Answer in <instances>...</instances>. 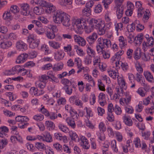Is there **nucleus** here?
<instances>
[{
    "mask_svg": "<svg viewBox=\"0 0 154 154\" xmlns=\"http://www.w3.org/2000/svg\"><path fill=\"white\" fill-rule=\"evenodd\" d=\"M72 25L77 33H80L82 30L84 29L86 33H89L94 30V29L90 26H87L86 20L83 18L80 19H74L72 20Z\"/></svg>",
    "mask_w": 154,
    "mask_h": 154,
    "instance_id": "f257e3e1",
    "label": "nucleus"
},
{
    "mask_svg": "<svg viewBox=\"0 0 154 154\" xmlns=\"http://www.w3.org/2000/svg\"><path fill=\"white\" fill-rule=\"evenodd\" d=\"M90 26L93 27L94 29L98 30V33L100 35H103L104 32L105 25L104 21L100 19H96L95 18L90 19L89 21Z\"/></svg>",
    "mask_w": 154,
    "mask_h": 154,
    "instance_id": "f03ea898",
    "label": "nucleus"
},
{
    "mask_svg": "<svg viewBox=\"0 0 154 154\" xmlns=\"http://www.w3.org/2000/svg\"><path fill=\"white\" fill-rule=\"evenodd\" d=\"M97 42L98 43L96 48L98 53H100L101 52L103 51L105 48H109L111 45L110 41L107 39H103L102 38L100 37L98 38Z\"/></svg>",
    "mask_w": 154,
    "mask_h": 154,
    "instance_id": "7ed1b4c3",
    "label": "nucleus"
},
{
    "mask_svg": "<svg viewBox=\"0 0 154 154\" xmlns=\"http://www.w3.org/2000/svg\"><path fill=\"white\" fill-rule=\"evenodd\" d=\"M28 38L29 48L34 49L38 47L40 42L39 39L35 38L33 35H29Z\"/></svg>",
    "mask_w": 154,
    "mask_h": 154,
    "instance_id": "20e7f679",
    "label": "nucleus"
},
{
    "mask_svg": "<svg viewBox=\"0 0 154 154\" xmlns=\"http://www.w3.org/2000/svg\"><path fill=\"white\" fill-rule=\"evenodd\" d=\"M15 120L17 122L22 124H19V128H24L27 126L28 124L27 122L29 121V119L27 116H19L15 118Z\"/></svg>",
    "mask_w": 154,
    "mask_h": 154,
    "instance_id": "39448f33",
    "label": "nucleus"
},
{
    "mask_svg": "<svg viewBox=\"0 0 154 154\" xmlns=\"http://www.w3.org/2000/svg\"><path fill=\"white\" fill-rule=\"evenodd\" d=\"M66 13L60 10H57L54 13L53 16L54 22L56 23H61L62 19Z\"/></svg>",
    "mask_w": 154,
    "mask_h": 154,
    "instance_id": "423d86ee",
    "label": "nucleus"
},
{
    "mask_svg": "<svg viewBox=\"0 0 154 154\" xmlns=\"http://www.w3.org/2000/svg\"><path fill=\"white\" fill-rule=\"evenodd\" d=\"M22 69V67L20 65H17L13 67L11 69L6 70L5 73L7 75H9L21 73Z\"/></svg>",
    "mask_w": 154,
    "mask_h": 154,
    "instance_id": "0eeeda50",
    "label": "nucleus"
},
{
    "mask_svg": "<svg viewBox=\"0 0 154 154\" xmlns=\"http://www.w3.org/2000/svg\"><path fill=\"white\" fill-rule=\"evenodd\" d=\"M131 99V96L126 94L125 97L121 98L119 100L120 103L122 106H124L125 104L128 105L130 103Z\"/></svg>",
    "mask_w": 154,
    "mask_h": 154,
    "instance_id": "6e6552de",
    "label": "nucleus"
},
{
    "mask_svg": "<svg viewBox=\"0 0 154 154\" xmlns=\"http://www.w3.org/2000/svg\"><path fill=\"white\" fill-rule=\"evenodd\" d=\"M154 44V38L152 37L151 36L146 42H144L143 43V49L144 51H146L148 47H152Z\"/></svg>",
    "mask_w": 154,
    "mask_h": 154,
    "instance_id": "1a4fd4ad",
    "label": "nucleus"
},
{
    "mask_svg": "<svg viewBox=\"0 0 154 154\" xmlns=\"http://www.w3.org/2000/svg\"><path fill=\"white\" fill-rule=\"evenodd\" d=\"M16 47L19 51H23L27 48V45L23 41L20 40L17 41L16 43Z\"/></svg>",
    "mask_w": 154,
    "mask_h": 154,
    "instance_id": "9d476101",
    "label": "nucleus"
},
{
    "mask_svg": "<svg viewBox=\"0 0 154 154\" xmlns=\"http://www.w3.org/2000/svg\"><path fill=\"white\" fill-rule=\"evenodd\" d=\"M12 45V42L8 40H3L0 42V48L3 49H7L11 47Z\"/></svg>",
    "mask_w": 154,
    "mask_h": 154,
    "instance_id": "9b49d317",
    "label": "nucleus"
},
{
    "mask_svg": "<svg viewBox=\"0 0 154 154\" xmlns=\"http://www.w3.org/2000/svg\"><path fill=\"white\" fill-rule=\"evenodd\" d=\"M80 140L81 141V145L85 149H88L90 147V145L88 139L84 136L80 137Z\"/></svg>",
    "mask_w": 154,
    "mask_h": 154,
    "instance_id": "f8f14e48",
    "label": "nucleus"
},
{
    "mask_svg": "<svg viewBox=\"0 0 154 154\" xmlns=\"http://www.w3.org/2000/svg\"><path fill=\"white\" fill-rule=\"evenodd\" d=\"M143 75L146 79L149 82L153 83L154 82V78L152 73L148 71H144Z\"/></svg>",
    "mask_w": 154,
    "mask_h": 154,
    "instance_id": "ddd939ff",
    "label": "nucleus"
},
{
    "mask_svg": "<svg viewBox=\"0 0 154 154\" xmlns=\"http://www.w3.org/2000/svg\"><path fill=\"white\" fill-rule=\"evenodd\" d=\"M28 56V54H21L17 57L16 62L19 64L23 63L26 60Z\"/></svg>",
    "mask_w": 154,
    "mask_h": 154,
    "instance_id": "4468645a",
    "label": "nucleus"
},
{
    "mask_svg": "<svg viewBox=\"0 0 154 154\" xmlns=\"http://www.w3.org/2000/svg\"><path fill=\"white\" fill-rule=\"evenodd\" d=\"M98 101L100 105L102 106L106 104V96L103 93H100L98 96Z\"/></svg>",
    "mask_w": 154,
    "mask_h": 154,
    "instance_id": "2eb2a0df",
    "label": "nucleus"
},
{
    "mask_svg": "<svg viewBox=\"0 0 154 154\" xmlns=\"http://www.w3.org/2000/svg\"><path fill=\"white\" fill-rule=\"evenodd\" d=\"M70 16L67 14L66 13L62 19L61 23L65 27H69L70 25Z\"/></svg>",
    "mask_w": 154,
    "mask_h": 154,
    "instance_id": "dca6fc26",
    "label": "nucleus"
},
{
    "mask_svg": "<svg viewBox=\"0 0 154 154\" xmlns=\"http://www.w3.org/2000/svg\"><path fill=\"white\" fill-rule=\"evenodd\" d=\"M54 58L57 61L62 60L64 56L65 53L61 50H58L54 53Z\"/></svg>",
    "mask_w": 154,
    "mask_h": 154,
    "instance_id": "f3484780",
    "label": "nucleus"
},
{
    "mask_svg": "<svg viewBox=\"0 0 154 154\" xmlns=\"http://www.w3.org/2000/svg\"><path fill=\"white\" fill-rule=\"evenodd\" d=\"M97 38L96 33L93 32L91 35L87 37L86 40L90 44L94 43Z\"/></svg>",
    "mask_w": 154,
    "mask_h": 154,
    "instance_id": "a211bd4d",
    "label": "nucleus"
},
{
    "mask_svg": "<svg viewBox=\"0 0 154 154\" xmlns=\"http://www.w3.org/2000/svg\"><path fill=\"white\" fill-rule=\"evenodd\" d=\"M108 72L109 76L113 79H115L116 78L118 79L120 77L119 75V73L117 70H115L110 69L108 71Z\"/></svg>",
    "mask_w": 154,
    "mask_h": 154,
    "instance_id": "6ab92c4d",
    "label": "nucleus"
},
{
    "mask_svg": "<svg viewBox=\"0 0 154 154\" xmlns=\"http://www.w3.org/2000/svg\"><path fill=\"white\" fill-rule=\"evenodd\" d=\"M122 119L126 125L129 126H132L133 122L129 116L125 115L122 117Z\"/></svg>",
    "mask_w": 154,
    "mask_h": 154,
    "instance_id": "aec40b11",
    "label": "nucleus"
},
{
    "mask_svg": "<svg viewBox=\"0 0 154 154\" xmlns=\"http://www.w3.org/2000/svg\"><path fill=\"white\" fill-rule=\"evenodd\" d=\"M42 135L43 136V141L47 142L50 143L52 141V137L50 133L48 131H45Z\"/></svg>",
    "mask_w": 154,
    "mask_h": 154,
    "instance_id": "412c9836",
    "label": "nucleus"
},
{
    "mask_svg": "<svg viewBox=\"0 0 154 154\" xmlns=\"http://www.w3.org/2000/svg\"><path fill=\"white\" fill-rule=\"evenodd\" d=\"M118 40L119 46L121 49L125 48L127 46V42L123 36L119 37Z\"/></svg>",
    "mask_w": 154,
    "mask_h": 154,
    "instance_id": "4be33fe9",
    "label": "nucleus"
},
{
    "mask_svg": "<svg viewBox=\"0 0 154 154\" xmlns=\"http://www.w3.org/2000/svg\"><path fill=\"white\" fill-rule=\"evenodd\" d=\"M46 12L49 14L53 12L56 10L55 7L50 3H48L46 4Z\"/></svg>",
    "mask_w": 154,
    "mask_h": 154,
    "instance_id": "5701e85b",
    "label": "nucleus"
},
{
    "mask_svg": "<svg viewBox=\"0 0 154 154\" xmlns=\"http://www.w3.org/2000/svg\"><path fill=\"white\" fill-rule=\"evenodd\" d=\"M55 138L58 140L63 141L64 143L67 141V139L65 136H62L60 133H56L54 134Z\"/></svg>",
    "mask_w": 154,
    "mask_h": 154,
    "instance_id": "b1692460",
    "label": "nucleus"
},
{
    "mask_svg": "<svg viewBox=\"0 0 154 154\" xmlns=\"http://www.w3.org/2000/svg\"><path fill=\"white\" fill-rule=\"evenodd\" d=\"M116 10V14L117 18L118 19L121 18L123 14L124 9L122 7H114Z\"/></svg>",
    "mask_w": 154,
    "mask_h": 154,
    "instance_id": "393cba45",
    "label": "nucleus"
},
{
    "mask_svg": "<svg viewBox=\"0 0 154 154\" xmlns=\"http://www.w3.org/2000/svg\"><path fill=\"white\" fill-rule=\"evenodd\" d=\"M64 64L62 62H59L54 65L52 69L54 71L57 72L61 70L63 68Z\"/></svg>",
    "mask_w": 154,
    "mask_h": 154,
    "instance_id": "a878e982",
    "label": "nucleus"
},
{
    "mask_svg": "<svg viewBox=\"0 0 154 154\" xmlns=\"http://www.w3.org/2000/svg\"><path fill=\"white\" fill-rule=\"evenodd\" d=\"M8 131V128L5 126L0 127V137H4L7 135V133Z\"/></svg>",
    "mask_w": 154,
    "mask_h": 154,
    "instance_id": "bb28decb",
    "label": "nucleus"
},
{
    "mask_svg": "<svg viewBox=\"0 0 154 154\" xmlns=\"http://www.w3.org/2000/svg\"><path fill=\"white\" fill-rule=\"evenodd\" d=\"M87 53L88 56L92 57H94L96 54L95 51L91 47L88 45L86 46Z\"/></svg>",
    "mask_w": 154,
    "mask_h": 154,
    "instance_id": "cd10ccee",
    "label": "nucleus"
},
{
    "mask_svg": "<svg viewBox=\"0 0 154 154\" xmlns=\"http://www.w3.org/2000/svg\"><path fill=\"white\" fill-rule=\"evenodd\" d=\"M118 82L120 87L126 89L127 88L126 84L124 78L120 76L117 79Z\"/></svg>",
    "mask_w": 154,
    "mask_h": 154,
    "instance_id": "c85d7f7f",
    "label": "nucleus"
},
{
    "mask_svg": "<svg viewBox=\"0 0 154 154\" xmlns=\"http://www.w3.org/2000/svg\"><path fill=\"white\" fill-rule=\"evenodd\" d=\"M115 29L117 35H119V31H121L123 29V24L121 23H115L114 24Z\"/></svg>",
    "mask_w": 154,
    "mask_h": 154,
    "instance_id": "c756f323",
    "label": "nucleus"
},
{
    "mask_svg": "<svg viewBox=\"0 0 154 154\" xmlns=\"http://www.w3.org/2000/svg\"><path fill=\"white\" fill-rule=\"evenodd\" d=\"M48 44L50 47L55 49H57L60 47V44L55 41H49Z\"/></svg>",
    "mask_w": 154,
    "mask_h": 154,
    "instance_id": "7c9ffc66",
    "label": "nucleus"
},
{
    "mask_svg": "<svg viewBox=\"0 0 154 154\" xmlns=\"http://www.w3.org/2000/svg\"><path fill=\"white\" fill-rule=\"evenodd\" d=\"M72 140H74L76 142H79L80 140V139L79 137L77 134L73 131H69L68 132Z\"/></svg>",
    "mask_w": 154,
    "mask_h": 154,
    "instance_id": "2f4dec72",
    "label": "nucleus"
},
{
    "mask_svg": "<svg viewBox=\"0 0 154 154\" xmlns=\"http://www.w3.org/2000/svg\"><path fill=\"white\" fill-rule=\"evenodd\" d=\"M147 89L143 88H140L137 91V92L141 97H143L147 94Z\"/></svg>",
    "mask_w": 154,
    "mask_h": 154,
    "instance_id": "473e14b6",
    "label": "nucleus"
},
{
    "mask_svg": "<svg viewBox=\"0 0 154 154\" xmlns=\"http://www.w3.org/2000/svg\"><path fill=\"white\" fill-rule=\"evenodd\" d=\"M58 127L60 131L64 133H67L69 131L68 128L66 125L61 123H59Z\"/></svg>",
    "mask_w": 154,
    "mask_h": 154,
    "instance_id": "72a5a7b5",
    "label": "nucleus"
},
{
    "mask_svg": "<svg viewBox=\"0 0 154 154\" xmlns=\"http://www.w3.org/2000/svg\"><path fill=\"white\" fill-rule=\"evenodd\" d=\"M74 120L73 118L72 119L70 117H68L66 119V121L67 124L73 128H75L76 126Z\"/></svg>",
    "mask_w": 154,
    "mask_h": 154,
    "instance_id": "f704fd0d",
    "label": "nucleus"
},
{
    "mask_svg": "<svg viewBox=\"0 0 154 154\" xmlns=\"http://www.w3.org/2000/svg\"><path fill=\"white\" fill-rule=\"evenodd\" d=\"M153 97L152 95H149L147 97L145 98L143 100V104L146 106H148L150 103L153 100Z\"/></svg>",
    "mask_w": 154,
    "mask_h": 154,
    "instance_id": "c9c22d12",
    "label": "nucleus"
},
{
    "mask_svg": "<svg viewBox=\"0 0 154 154\" xmlns=\"http://www.w3.org/2000/svg\"><path fill=\"white\" fill-rule=\"evenodd\" d=\"M93 65L96 67L98 66L101 63V60L99 56H95L93 57Z\"/></svg>",
    "mask_w": 154,
    "mask_h": 154,
    "instance_id": "e433bc0d",
    "label": "nucleus"
},
{
    "mask_svg": "<svg viewBox=\"0 0 154 154\" xmlns=\"http://www.w3.org/2000/svg\"><path fill=\"white\" fill-rule=\"evenodd\" d=\"M135 23L136 24V29L137 31L141 32L144 29V26L140 23L139 20H136L135 21Z\"/></svg>",
    "mask_w": 154,
    "mask_h": 154,
    "instance_id": "4c0bfd02",
    "label": "nucleus"
},
{
    "mask_svg": "<svg viewBox=\"0 0 154 154\" xmlns=\"http://www.w3.org/2000/svg\"><path fill=\"white\" fill-rule=\"evenodd\" d=\"M43 8L41 7L36 6L34 8L33 11L34 13L37 15L42 14L44 12Z\"/></svg>",
    "mask_w": 154,
    "mask_h": 154,
    "instance_id": "58836bf2",
    "label": "nucleus"
},
{
    "mask_svg": "<svg viewBox=\"0 0 154 154\" xmlns=\"http://www.w3.org/2000/svg\"><path fill=\"white\" fill-rule=\"evenodd\" d=\"M69 112L70 113L71 117L75 120H76L78 119L79 115L77 114V112L73 108Z\"/></svg>",
    "mask_w": 154,
    "mask_h": 154,
    "instance_id": "ea45409f",
    "label": "nucleus"
},
{
    "mask_svg": "<svg viewBox=\"0 0 154 154\" xmlns=\"http://www.w3.org/2000/svg\"><path fill=\"white\" fill-rule=\"evenodd\" d=\"M45 126L47 128H49L50 130L54 129L55 125L53 122L51 121H47L45 122Z\"/></svg>",
    "mask_w": 154,
    "mask_h": 154,
    "instance_id": "a19ab883",
    "label": "nucleus"
},
{
    "mask_svg": "<svg viewBox=\"0 0 154 154\" xmlns=\"http://www.w3.org/2000/svg\"><path fill=\"white\" fill-rule=\"evenodd\" d=\"M113 111L117 115H121L122 112L121 108L116 104L114 106Z\"/></svg>",
    "mask_w": 154,
    "mask_h": 154,
    "instance_id": "79ce46f5",
    "label": "nucleus"
},
{
    "mask_svg": "<svg viewBox=\"0 0 154 154\" xmlns=\"http://www.w3.org/2000/svg\"><path fill=\"white\" fill-rule=\"evenodd\" d=\"M72 3V0H61L60 2V4L63 6H66L70 5Z\"/></svg>",
    "mask_w": 154,
    "mask_h": 154,
    "instance_id": "37998d69",
    "label": "nucleus"
},
{
    "mask_svg": "<svg viewBox=\"0 0 154 154\" xmlns=\"http://www.w3.org/2000/svg\"><path fill=\"white\" fill-rule=\"evenodd\" d=\"M47 117L51 120H54L57 118V113L54 112H49Z\"/></svg>",
    "mask_w": 154,
    "mask_h": 154,
    "instance_id": "c03bdc74",
    "label": "nucleus"
},
{
    "mask_svg": "<svg viewBox=\"0 0 154 154\" xmlns=\"http://www.w3.org/2000/svg\"><path fill=\"white\" fill-rule=\"evenodd\" d=\"M135 5L137 7L139 8L138 12V16L140 17L142 16V13L141 12L142 11V8H140L142 6L141 2L140 1L136 2L135 3Z\"/></svg>",
    "mask_w": 154,
    "mask_h": 154,
    "instance_id": "a18cd8bd",
    "label": "nucleus"
},
{
    "mask_svg": "<svg viewBox=\"0 0 154 154\" xmlns=\"http://www.w3.org/2000/svg\"><path fill=\"white\" fill-rule=\"evenodd\" d=\"M63 88L65 90L66 93L69 95H71L72 93V88L70 86L66 85L63 87Z\"/></svg>",
    "mask_w": 154,
    "mask_h": 154,
    "instance_id": "49530a36",
    "label": "nucleus"
},
{
    "mask_svg": "<svg viewBox=\"0 0 154 154\" xmlns=\"http://www.w3.org/2000/svg\"><path fill=\"white\" fill-rule=\"evenodd\" d=\"M83 16L85 17H89L91 14V10L89 8H85L82 11Z\"/></svg>",
    "mask_w": 154,
    "mask_h": 154,
    "instance_id": "de8ad7c7",
    "label": "nucleus"
},
{
    "mask_svg": "<svg viewBox=\"0 0 154 154\" xmlns=\"http://www.w3.org/2000/svg\"><path fill=\"white\" fill-rule=\"evenodd\" d=\"M38 111L44 114V115L47 116L49 113L48 111L45 108V107L43 105H42L41 107L38 109Z\"/></svg>",
    "mask_w": 154,
    "mask_h": 154,
    "instance_id": "09e8293b",
    "label": "nucleus"
},
{
    "mask_svg": "<svg viewBox=\"0 0 154 154\" xmlns=\"http://www.w3.org/2000/svg\"><path fill=\"white\" fill-rule=\"evenodd\" d=\"M3 19L5 20L11 19L12 18V16L9 11L5 12L3 15Z\"/></svg>",
    "mask_w": 154,
    "mask_h": 154,
    "instance_id": "8fccbe9b",
    "label": "nucleus"
},
{
    "mask_svg": "<svg viewBox=\"0 0 154 154\" xmlns=\"http://www.w3.org/2000/svg\"><path fill=\"white\" fill-rule=\"evenodd\" d=\"M98 129L100 131L104 133L106 131L105 124L103 122H100L98 125Z\"/></svg>",
    "mask_w": 154,
    "mask_h": 154,
    "instance_id": "3c124183",
    "label": "nucleus"
},
{
    "mask_svg": "<svg viewBox=\"0 0 154 154\" xmlns=\"http://www.w3.org/2000/svg\"><path fill=\"white\" fill-rule=\"evenodd\" d=\"M124 109L125 112L128 114H132L134 111L133 107L129 105H127V106H125Z\"/></svg>",
    "mask_w": 154,
    "mask_h": 154,
    "instance_id": "603ef678",
    "label": "nucleus"
},
{
    "mask_svg": "<svg viewBox=\"0 0 154 154\" xmlns=\"http://www.w3.org/2000/svg\"><path fill=\"white\" fill-rule=\"evenodd\" d=\"M46 36L49 39H53L55 37L54 33L47 30L45 32Z\"/></svg>",
    "mask_w": 154,
    "mask_h": 154,
    "instance_id": "864d4df0",
    "label": "nucleus"
},
{
    "mask_svg": "<svg viewBox=\"0 0 154 154\" xmlns=\"http://www.w3.org/2000/svg\"><path fill=\"white\" fill-rule=\"evenodd\" d=\"M8 141L7 139H3L2 140H0V149H3L4 147L7 145L8 143Z\"/></svg>",
    "mask_w": 154,
    "mask_h": 154,
    "instance_id": "5fc2aeb1",
    "label": "nucleus"
},
{
    "mask_svg": "<svg viewBox=\"0 0 154 154\" xmlns=\"http://www.w3.org/2000/svg\"><path fill=\"white\" fill-rule=\"evenodd\" d=\"M35 85L36 87L41 89H43L46 86V84L39 80L36 82L35 83Z\"/></svg>",
    "mask_w": 154,
    "mask_h": 154,
    "instance_id": "6e6d98bb",
    "label": "nucleus"
},
{
    "mask_svg": "<svg viewBox=\"0 0 154 154\" xmlns=\"http://www.w3.org/2000/svg\"><path fill=\"white\" fill-rule=\"evenodd\" d=\"M107 131L109 137H112L114 135V132L112 128L110 126H108L107 128Z\"/></svg>",
    "mask_w": 154,
    "mask_h": 154,
    "instance_id": "4d7b16f0",
    "label": "nucleus"
},
{
    "mask_svg": "<svg viewBox=\"0 0 154 154\" xmlns=\"http://www.w3.org/2000/svg\"><path fill=\"white\" fill-rule=\"evenodd\" d=\"M35 147L38 149H43L45 148V145L42 143L36 142L35 143Z\"/></svg>",
    "mask_w": 154,
    "mask_h": 154,
    "instance_id": "13d9d810",
    "label": "nucleus"
},
{
    "mask_svg": "<svg viewBox=\"0 0 154 154\" xmlns=\"http://www.w3.org/2000/svg\"><path fill=\"white\" fill-rule=\"evenodd\" d=\"M150 135V132L149 131H146L142 132V136L145 140H150L149 136Z\"/></svg>",
    "mask_w": 154,
    "mask_h": 154,
    "instance_id": "bf43d9fd",
    "label": "nucleus"
},
{
    "mask_svg": "<svg viewBox=\"0 0 154 154\" xmlns=\"http://www.w3.org/2000/svg\"><path fill=\"white\" fill-rule=\"evenodd\" d=\"M140 142V140L138 137H137L134 139V143L136 147H141V145Z\"/></svg>",
    "mask_w": 154,
    "mask_h": 154,
    "instance_id": "052dcab7",
    "label": "nucleus"
},
{
    "mask_svg": "<svg viewBox=\"0 0 154 154\" xmlns=\"http://www.w3.org/2000/svg\"><path fill=\"white\" fill-rule=\"evenodd\" d=\"M127 39L128 42L130 43H132L134 39V36L131 33L128 32L127 35Z\"/></svg>",
    "mask_w": 154,
    "mask_h": 154,
    "instance_id": "680f3d73",
    "label": "nucleus"
},
{
    "mask_svg": "<svg viewBox=\"0 0 154 154\" xmlns=\"http://www.w3.org/2000/svg\"><path fill=\"white\" fill-rule=\"evenodd\" d=\"M135 67L139 73H142L143 72V69L140 66V63L136 62L135 63Z\"/></svg>",
    "mask_w": 154,
    "mask_h": 154,
    "instance_id": "e2e57ef3",
    "label": "nucleus"
},
{
    "mask_svg": "<svg viewBox=\"0 0 154 154\" xmlns=\"http://www.w3.org/2000/svg\"><path fill=\"white\" fill-rule=\"evenodd\" d=\"M38 89L35 87H31L29 90L30 93L32 95L37 96Z\"/></svg>",
    "mask_w": 154,
    "mask_h": 154,
    "instance_id": "0e129e2a",
    "label": "nucleus"
},
{
    "mask_svg": "<svg viewBox=\"0 0 154 154\" xmlns=\"http://www.w3.org/2000/svg\"><path fill=\"white\" fill-rule=\"evenodd\" d=\"M6 95L8 96L10 100L13 101L16 99V96L11 92H7Z\"/></svg>",
    "mask_w": 154,
    "mask_h": 154,
    "instance_id": "69168bd1",
    "label": "nucleus"
},
{
    "mask_svg": "<svg viewBox=\"0 0 154 154\" xmlns=\"http://www.w3.org/2000/svg\"><path fill=\"white\" fill-rule=\"evenodd\" d=\"M143 107V102L142 101H140L138 105L136 107V111L138 112H140L142 110Z\"/></svg>",
    "mask_w": 154,
    "mask_h": 154,
    "instance_id": "338daca9",
    "label": "nucleus"
},
{
    "mask_svg": "<svg viewBox=\"0 0 154 154\" xmlns=\"http://www.w3.org/2000/svg\"><path fill=\"white\" fill-rule=\"evenodd\" d=\"M140 54L141 52L140 51L138 50H135L134 55V59L136 60L139 59L141 57Z\"/></svg>",
    "mask_w": 154,
    "mask_h": 154,
    "instance_id": "774afa93",
    "label": "nucleus"
}]
</instances>
